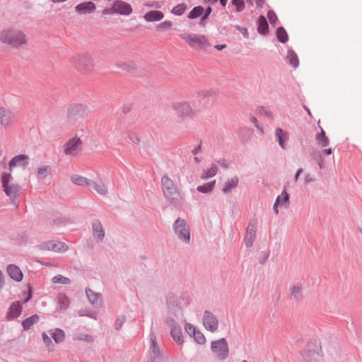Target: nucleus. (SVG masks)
<instances>
[{
  "instance_id": "f257e3e1",
  "label": "nucleus",
  "mask_w": 362,
  "mask_h": 362,
  "mask_svg": "<svg viewBox=\"0 0 362 362\" xmlns=\"http://www.w3.org/2000/svg\"><path fill=\"white\" fill-rule=\"evenodd\" d=\"M0 41L13 48H19L28 44V38L21 30L5 28L0 31Z\"/></svg>"
},
{
  "instance_id": "f03ea898",
  "label": "nucleus",
  "mask_w": 362,
  "mask_h": 362,
  "mask_svg": "<svg viewBox=\"0 0 362 362\" xmlns=\"http://www.w3.org/2000/svg\"><path fill=\"white\" fill-rule=\"evenodd\" d=\"M301 356L305 362H322V350L320 339L309 340L302 351Z\"/></svg>"
},
{
  "instance_id": "7ed1b4c3",
  "label": "nucleus",
  "mask_w": 362,
  "mask_h": 362,
  "mask_svg": "<svg viewBox=\"0 0 362 362\" xmlns=\"http://www.w3.org/2000/svg\"><path fill=\"white\" fill-rule=\"evenodd\" d=\"M72 66L81 74H89L95 68L94 59L89 53H82L73 56L71 59Z\"/></svg>"
},
{
  "instance_id": "20e7f679",
  "label": "nucleus",
  "mask_w": 362,
  "mask_h": 362,
  "mask_svg": "<svg viewBox=\"0 0 362 362\" xmlns=\"http://www.w3.org/2000/svg\"><path fill=\"white\" fill-rule=\"evenodd\" d=\"M177 122L184 123L187 119H193L196 115V111L187 102H177L173 105Z\"/></svg>"
},
{
  "instance_id": "39448f33",
  "label": "nucleus",
  "mask_w": 362,
  "mask_h": 362,
  "mask_svg": "<svg viewBox=\"0 0 362 362\" xmlns=\"http://www.w3.org/2000/svg\"><path fill=\"white\" fill-rule=\"evenodd\" d=\"M1 180L4 192L13 201L19 195L21 191L20 186L14 182L11 173H2Z\"/></svg>"
},
{
  "instance_id": "423d86ee",
  "label": "nucleus",
  "mask_w": 362,
  "mask_h": 362,
  "mask_svg": "<svg viewBox=\"0 0 362 362\" xmlns=\"http://www.w3.org/2000/svg\"><path fill=\"white\" fill-rule=\"evenodd\" d=\"M161 185L164 195L173 203L181 199L174 182L170 177L163 176L161 179Z\"/></svg>"
},
{
  "instance_id": "0eeeda50",
  "label": "nucleus",
  "mask_w": 362,
  "mask_h": 362,
  "mask_svg": "<svg viewBox=\"0 0 362 362\" xmlns=\"http://www.w3.org/2000/svg\"><path fill=\"white\" fill-rule=\"evenodd\" d=\"M82 147V139L77 136H74L65 142L63 146V152L67 156L75 157L80 153Z\"/></svg>"
},
{
  "instance_id": "6e6552de",
  "label": "nucleus",
  "mask_w": 362,
  "mask_h": 362,
  "mask_svg": "<svg viewBox=\"0 0 362 362\" xmlns=\"http://www.w3.org/2000/svg\"><path fill=\"white\" fill-rule=\"evenodd\" d=\"M16 122V114L11 109L0 106V126L4 129H8Z\"/></svg>"
},
{
  "instance_id": "1a4fd4ad",
  "label": "nucleus",
  "mask_w": 362,
  "mask_h": 362,
  "mask_svg": "<svg viewBox=\"0 0 362 362\" xmlns=\"http://www.w3.org/2000/svg\"><path fill=\"white\" fill-rule=\"evenodd\" d=\"M173 229L180 239L187 243L189 241L190 229L185 219L177 218L173 225Z\"/></svg>"
},
{
  "instance_id": "9d476101",
  "label": "nucleus",
  "mask_w": 362,
  "mask_h": 362,
  "mask_svg": "<svg viewBox=\"0 0 362 362\" xmlns=\"http://www.w3.org/2000/svg\"><path fill=\"white\" fill-rule=\"evenodd\" d=\"M211 348L213 353L219 359L223 360L227 358L228 355V346L224 338L212 341Z\"/></svg>"
},
{
  "instance_id": "9b49d317",
  "label": "nucleus",
  "mask_w": 362,
  "mask_h": 362,
  "mask_svg": "<svg viewBox=\"0 0 362 362\" xmlns=\"http://www.w3.org/2000/svg\"><path fill=\"white\" fill-rule=\"evenodd\" d=\"M182 38L191 47H204L208 45L207 39L204 35L186 34Z\"/></svg>"
},
{
  "instance_id": "f8f14e48",
  "label": "nucleus",
  "mask_w": 362,
  "mask_h": 362,
  "mask_svg": "<svg viewBox=\"0 0 362 362\" xmlns=\"http://www.w3.org/2000/svg\"><path fill=\"white\" fill-rule=\"evenodd\" d=\"M40 249L42 250L52 251L55 252H64L68 250V246L60 241H48L40 246Z\"/></svg>"
},
{
  "instance_id": "ddd939ff",
  "label": "nucleus",
  "mask_w": 362,
  "mask_h": 362,
  "mask_svg": "<svg viewBox=\"0 0 362 362\" xmlns=\"http://www.w3.org/2000/svg\"><path fill=\"white\" fill-rule=\"evenodd\" d=\"M203 325L207 330L214 332L218 329V321L214 315L206 311L203 317Z\"/></svg>"
},
{
  "instance_id": "4468645a",
  "label": "nucleus",
  "mask_w": 362,
  "mask_h": 362,
  "mask_svg": "<svg viewBox=\"0 0 362 362\" xmlns=\"http://www.w3.org/2000/svg\"><path fill=\"white\" fill-rule=\"evenodd\" d=\"M315 141L318 146L325 148L323 150L324 154L330 155L332 153L331 148H327L329 144V140L322 128L321 132L315 135Z\"/></svg>"
},
{
  "instance_id": "2eb2a0df",
  "label": "nucleus",
  "mask_w": 362,
  "mask_h": 362,
  "mask_svg": "<svg viewBox=\"0 0 362 362\" xmlns=\"http://www.w3.org/2000/svg\"><path fill=\"white\" fill-rule=\"evenodd\" d=\"M28 156L24 154L18 155L13 157L9 162V170L13 171L16 167H20L25 169L28 164Z\"/></svg>"
},
{
  "instance_id": "dca6fc26",
  "label": "nucleus",
  "mask_w": 362,
  "mask_h": 362,
  "mask_svg": "<svg viewBox=\"0 0 362 362\" xmlns=\"http://www.w3.org/2000/svg\"><path fill=\"white\" fill-rule=\"evenodd\" d=\"M112 9L115 13L121 15H129L132 12L131 6L122 1H116L112 6Z\"/></svg>"
},
{
  "instance_id": "f3484780",
  "label": "nucleus",
  "mask_w": 362,
  "mask_h": 362,
  "mask_svg": "<svg viewBox=\"0 0 362 362\" xmlns=\"http://www.w3.org/2000/svg\"><path fill=\"white\" fill-rule=\"evenodd\" d=\"M168 325L171 327V336L173 340L178 344H181L183 342L182 331L180 327L175 325V322L170 319L168 320Z\"/></svg>"
},
{
  "instance_id": "a211bd4d",
  "label": "nucleus",
  "mask_w": 362,
  "mask_h": 362,
  "mask_svg": "<svg viewBox=\"0 0 362 362\" xmlns=\"http://www.w3.org/2000/svg\"><path fill=\"white\" fill-rule=\"evenodd\" d=\"M6 272L13 281L20 282L22 281L23 274L21 269L15 264H9L6 268Z\"/></svg>"
},
{
  "instance_id": "6ab92c4d",
  "label": "nucleus",
  "mask_w": 362,
  "mask_h": 362,
  "mask_svg": "<svg viewBox=\"0 0 362 362\" xmlns=\"http://www.w3.org/2000/svg\"><path fill=\"white\" fill-rule=\"evenodd\" d=\"M151 342V354L153 357L154 362H163L162 358L160 357V349L156 342V337L154 334H151L150 336Z\"/></svg>"
},
{
  "instance_id": "aec40b11",
  "label": "nucleus",
  "mask_w": 362,
  "mask_h": 362,
  "mask_svg": "<svg viewBox=\"0 0 362 362\" xmlns=\"http://www.w3.org/2000/svg\"><path fill=\"white\" fill-rule=\"evenodd\" d=\"M288 200H289V195L287 193V192L286 191V189H284L282 192L281 194L276 198V202L274 204L273 209L276 214H278V213H279V211H278L279 206H285V207L288 206V204H289Z\"/></svg>"
},
{
  "instance_id": "412c9836",
  "label": "nucleus",
  "mask_w": 362,
  "mask_h": 362,
  "mask_svg": "<svg viewBox=\"0 0 362 362\" xmlns=\"http://www.w3.org/2000/svg\"><path fill=\"white\" fill-rule=\"evenodd\" d=\"M22 305L19 301L13 302L9 307L6 317L8 320L17 318L21 313Z\"/></svg>"
},
{
  "instance_id": "4be33fe9",
  "label": "nucleus",
  "mask_w": 362,
  "mask_h": 362,
  "mask_svg": "<svg viewBox=\"0 0 362 362\" xmlns=\"http://www.w3.org/2000/svg\"><path fill=\"white\" fill-rule=\"evenodd\" d=\"M86 113V107L80 104L74 105L68 109V115L70 117H82Z\"/></svg>"
},
{
  "instance_id": "5701e85b",
  "label": "nucleus",
  "mask_w": 362,
  "mask_h": 362,
  "mask_svg": "<svg viewBox=\"0 0 362 362\" xmlns=\"http://www.w3.org/2000/svg\"><path fill=\"white\" fill-rule=\"evenodd\" d=\"M290 297L295 300H300L303 298V287L300 284H295L289 288Z\"/></svg>"
},
{
  "instance_id": "b1692460",
  "label": "nucleus",
  "mask_w": 362,
  "mask_h": 362,
  "mask_svg": "<svg viewBox=\"0 0 362 362\" xmlns=\"http://www.w3.org/2000/svg\"><path fill=\"white\" fill-rule=\"evenodd\" d=\"M256 224L250 223L247 228V233L245 236V245L247 247L252 245L253 242L256 237Z\"/></svg>"
},
{
  "instance_id": "393cba45",
  "label": "nucleus",
  "mask_w": 362,
  "mask_h": 362,
  "mask_svg": "<svg viewBox=\"0 0 362 362\" xmlns=\"http://www.w3.org/2000/svg\"><path fill=\"white\" fill-rule=\"evenodd\" d=\"M95 9V5L91 1L83 2L78 4L75 10L78 13L83 14L91 13Z\"/></svg>"
},
{
  "instance_id": "a878e982",
  "label": "nucleus",
  "mask_w": 362,
  "mask_h": 362,
  "mask_svg": "<svg viewBox=\"0 0 362 362\" xmlns=\"http://www.w3.org/2000/svg\"><path fill=\"white\" fill-rule=\"evenodd\" d=\"M71 180L74 185L86 187H90L93 184L92 180L78 175H73L71 177Z\"/></svg>"
},
{
  "instance_id": "bb28decb",
  "label": "nucleus",
  "mask_w": 362,
  "mask_h": 362,
  "mask_svg": "<svg viewBox=\"0 0 362 362\" xmlns=\"http://www.w3.org/2000/svg\"><path fill=\"white\" fill-rule=\"evenodd\" d=\"M164 17V14L159 11H151L147 12L144 18L148 22L159 21Z\"/></svg>"
},
{
  "instance_id": "cd10ccee",
  "label": "nucleus",
  "mask_w": 362,
  "mask_h": 362,
  "mask_svg": "<svg viewBox=\"0 0 362 362\" xmlns=\"http://www.w3.org/2000/svg\"><path fill=\"white\" fill-rule=\"evenodd\" d=\"M275 135L277 138L279 146L284 149L286 148L285 142L288 139V134L287 132H284L281 129L277 128L275 131Z\"/></svg>"
},
{
  "instance_id": "c85d7f7f",
  "label": "nucleus",
  "mask_w": 362,
  "mask_h": 362,
  "mask_svg": "<svg viewBox=\"0 0 362 362\" xmlns=\"http://www.w3.org/2000/svg\"><path fill=\"white\" fill-rule=\"evenodd\" d=\"M238 182L239 180L237 176H234L228 179L226 182H224L223 185V192L224 193L230 192L233 189L238 186Z\"/></svg>"
},
{
  "instance_id": "c756f323",
  "label": "nucleus",
  "mask_w": 362,
  "mask_h": 362,
  "mask_svg": "<svg viewBox=\"0 0 362 362\" xmlns=\"http://www.w3.org/2000/svg\"><path fill=\"white\" fill-rule=\"evenodd\" d=\"M86 296H87L90 303L92 305H95V306H98V305H101V302H102L101 296L98 293H94L90 289H87L86 291Z\"/></svg>"
},
{
  "instance_id": "7c9ffc66",
  "label": "nucleus",
  "mask_w": 362,
  "mask_h": 362,
  "mask_svg": "<svg viewBox=\"0 0 362 362\" xmlns=\"http://www.w3.org/2000/svg\"><path fill=\"white\" fill-rule=\"evenodd\" d=\"M90 187L100 195H105L108 192L107 186L100 180H93V184Z\"/></svg>"
},
{
  "instance_id": "2f4dec72",
  "label": "nucleus",
  "mask_w": 362,
  "mask_h": 362,
  "mask_svg": "<svg viewBox=\"0 0 362 362\" xmlns=\"http://www.w3.org/2000/svg\"><path fill=\"white\" fill-rule=\"evenodd\" d=\"M49 334L56 343H61L64 340L65 333L62 329H54L49 331Z\"/></svg>"
},
{
  "instance_id": "473e14b6",
  "label": "nucleus",
  "mask_w": 362,
  "mask_h": 362,
  "mask_svg": "<svg viewBox=\"0 0 362 362\" xmlns=\"http://www.w3.org/2000/svg\"><path fill=\"white\" fill-rule=\"evenodd\" d=\"M93 235L95 238H98L99 240H101L104 237V230L103 229L101 223L98 221H95L93 223Z\"/></svg>"
},
{
  "instance_id": "72a5a7b5",
  "label": "nucleus",
  "mask_w": 362,
  "mask_h": 362,
  "mask_svg": "<svg viewBox=\"0 0 362 362\" xmlns=\"http://www.w3.org/2000/svg\"><path fill=\"white\" fill-rule=\"evenodd\" d=\"M39 320V316L37 315H33L30 317L26 318L22 322V326L25 329H30L32 325L35 324Z\"/></svg>"
},
{
  "instance_id": "f704fd0d",
  "label": "nucleus",
  "mask_w": 362,
  "mask_h": 362,
  "mask_svg": "<svg viewBox=\"0 0 362 362\" xmlns=\"http://www.w3.org/2000/svg\"><path fill=\"white\" fill-rule=\"evenodd\" d=\"M217 173V167L216 165H211V166L207 170H204L202 174L201 178L203 180H206L208 178L212 177L216 175Z\"/></svg>"
},
{
  "instance_id": "c9c22d12",
  "label": "nucleus",
  "mask_w": 362,
  "mask_h": 362,
  "mask_svg": "<svg viewBox=\"0 0 362 362\" xmlns=\"http://www.w3.org/2000/svg\"><path fill=\"white\" fill-rule=\"evenodd\" d=\"M51 171V168L49 165L41 166L37 169V175L38 179L45 178Z\"/></svg>"
},
{
  "instance_id": "e433bc0d",
  "label": "nucleus",
  "mask_w": 362,
  "mask_h": 362,
  "mask_svg": "<svg viewBox=\"0 0 362 362\" xmlns=\"http://www.w3.org/2000/svg\"><path fill=\"white\" fill-rule=\"evenodd\" d=\"M268 30V23L264 16H260L258 23V31L261 34H266Z\"/></svg>"
},
{
  "instance_id": "4c0bfd02",
  "label": "nucleus",
  "mask_w": 362,
  "mask_h": 362,
  "mask_svg": "<svg viewBox=\"0 0 362 362\" xmlns=\"http://www.w3.org/2000/svg\"><path fill=\"white\" fill-rule=\"evenodd\" d=\"M58 303L59 305L60 310H65L69 305V298L64 294H59L57 297Z\"/></svg>"
},
{
  "instance_id": "58836bf2",
  "label": "nucleus",
  "mask_w": 362,
  "mask_h": 362,
  "mask_svg": "<svg viewBox=\"0 0 362 362\" xmlns=\"http://www.w3.org/2000/svg\"><path fill=\"white\" fill-rule=\"evenodd\" d=\"M215 183H216V181L214 180L211 182H209V183H206L202 186H199L197 187V190L199 192H202V193H207V192H211L214 185H215Z\"/></svg>"
},
{
  "instance_id": "ea45409f",
  "label": "nucleus",
  "mask_w": 362,
  "mask_h": 362,
  "mask_svg": "<svg viewBox=\"0 0 362 362\" xmlns=\"http://www.w3.org/2000/svg\"><path fill=\"white\" fill-rule=\"evenodd\" d=\"M204 11V8L202 6H197L194 7L188 14V18L190 19L196 18L200 16Z\"/></svg>"
},
{
  "instance_id": "a19ab883",
  "label": "nucleus",
  "mask_w": 362,
  "mask_h": 362,
  "mask_svg": "<svg viewBox=\"0 0 362 362\" xmlns=\"http://www.w3.org/2000/svg\"><path fill=\"white\" fill-rule=\"evenodd\" d=\"M186 5L182 3L174 6L171 11V13L176 16H181L184 13L186 10Z\"/></svg>"
},
{
  "instance_id": "79ce46f5",
  "label": "nucleus",
  "mask_w": 362,
  "mask_h": 362,
  "mask_svg": "<svg viewBox=\"0 0 362 362\" xmlns=\"http://www.w3.org/2000/svg\"><path fill=\"white\" fill-rule=\"evenodd\" d=\"M276 37L281 42H286L288 40L287 33L283 28H279L276 30Z\"/></svg>"
},
{
  "instance_id": "37998d69",
  "label": "nucleus",
  "mask_w": 362,
  "mask_h": 362,
  "mask_svg": "<svg viewBox=\"0 0 362 362\" xmlns=\"http://www.w3.org/2000/svg\"><path fill=\"white\" fill-rule=\"evenodd\" d=\"M287 59H288L290 64L294 66L297 67L298 66V59L295 52L293 51H289L287 54Z\"/></svg>"
},
{
  "instance_id": "c03bdc74",
  "label": "nucleus",
  "mask_w": 362,
  "mask_h": 362,
  "mask_svg": "<svg viewBox=\"0 0 362 362\" xmlns=\"http://www.w3.org/2000/svg\"><path fill=\"white\" fill-rule=\"evenodd\" d=\"M53 284H68L70 283L69 279L63 276L62 275H57L54 276L52 279Z\"/></svg>"
},
{
  "instance_id": "a18cd8bd",
  "label": "nucleus",
  "mask_w": 362,
  "mask_h": 362,
  "mask_svg": "<svg viewBox=\"0 0 362 362\" xmlns=\"http://www.w3.org/2000/svg\"><path fill=\"white\" fill-rule=\"evenodd\" d=\"M173 26V23L170 21H163L156 26V29L158 30L164 31L171 29Z\"/></svg>"
},
{
  "instance_id": "49530a36",
  "label": "nucleus",
  "mask_w": 362,
  "mask_h": 362,
  "mask_svg": "<svg viewBox=\"0 0 362 362\" xmlns=\"http://www.w3.org/2000/svg\"><path fill=\"white\" fill-rule=\"evenodd\" d=\"M193 337L195 341L199 344H204L206 342V338L204 335L199 331H197L196 333H194Z\"/></svg>"
},
{
  "instance_id": "de8ad7c7",
  "label": "nucleus",
  "mask_w": 362,
  "mask_h": 362,
  "mask_svg": "<svg viewBox=\"0 0 362 362\" xmlns=\"http://www.w3.org/2000/svg\"><path fill=\"white\" fill-rule=\"evenodd\" d=\"M128 138L134 144H139L141 141L139 135L136 133L132 132H129L128 133Z\"/></svg>"
},
{
  "instance_id": "09e8293b",
  "label": "nucleus",
  "mask_w": 362,
  "mask_h": 362,
  "mask_svg": "<svg viewBox=\"0 0 362 362\" xmlns=\"http://www.w3.org/2000/svg\"><path fill=\"white\" fill-rule=\"evenodd\" d=\"M232 4L235 6L237 12H240L245 8L244 0H232Z\"/></svg>"
},
{
  "instance_id": "8fccbe9b",
  "label": "nucleus",
  "mask_w": 362,
  "mask_h": 362,
  "mask_svg": "<svg viewBox=\"0 0 362 362\" xmlns=\"http://www.w3.org/2000/svg\"><path fill=\"white\" fill-rule=\"evenodd\" d=\"M267 17H268V19L272 25L276 24V23L278 20V18L274 11H269L267 13Z\"/></svg>"
},
{
  "instance_id": "3c124183",
  "label": "nucleus",
  "mask_w": 362,
  "mask_h": 362,
  "mask_svg": "<svg viewBox=\"0 0 362 362\" xmlns=\"http://www.w3.org/2000/svg\"><path fill=\"white\" fill-rule=\"evenodd\" d=\"M186 332L190 335H194V333H196L197 331L196 330L195 327L190 325V324H186L185 327Z\"/></svg>"
},
{
  "instance_id": "603ef678",
  "label": "nucleus",
  "mask_w": 362,
  "mask_h": 362,
  "mask_svg": "<svg viewBox=\"0 0 362 362\" xmlns=\"http://www.w3.org/2000/svg\"><path fill=\"white\" fill-rule=\"evenodd\" d=\"M42 339H43L44 342L46 344L47 346L49 348H51L52 346V341L49 339V336L45 333H43Z\"/></svg>"
},
{
  "instance_id": "864d4df0",
  "label": "nucleus",
  "mask_w": 362,
  "mask_h": 362,
  "mask_svg": "<svg viewBox=\"0 0 362 362\" xmlns=\"http://www.w3.org/2000/svg\"><path fill=\"white\" fill-rule=\"evenodd\" d=\"M313 157L314 159H315L317 161L320 168H323V160H322V158L320 156H318L315 152H314L313 153Z\"/></svg>"
},
{
  "instance_id": "5fc2aeb1",
  "label": "nucleus",
  "mask_w": 362,
  "mask_h": 362,
  "mask_svg": "<svg viewBox=\"0 0 362 362\" xmlns=\"http://www.w3.org/2000/svg\"><path fill=\"white\" fill-rule=\"evenodd\" d=\"M235 28L239 30L240 31V33L243 35V36L245 37H248V33H247V30L245 28H241L240 26L239 25H237L235 26Z\"/></svg>"
},
{
  "instance_id": "6e6d98bb",
  "label": "nucleus",
  "mask_w": 362,
  "mask_h": 362,
  "mask_svg": "<svg viewBox=\"0 0 362 362\" xmlns=\"http://www.w3.org/2000/svg\"><path fill=\"white\" fill-rule=\"evenodd\" d=\"M315 181V178L310 174H308L305 177V183L308 184Z\"/></svg>"
},
{
  "instance_id": "4d7b16f0",
  "label": "nucleus",
  "mask_w": 362,
  "mask_h": 362,
  "mask_svg": "<svg viewBox=\"0 0 362 362\" xmlns=\"http://www.w3.org/2000/svg\"><path fill=\"white\" fill-rule=\"evenodd\" d=\"M75 339H78V340H86V341H90L92 339H91V337L90 336H88V335H84L83 337H75Z\"/></svg>"
},
{
  "instance_id": "13d9d810",
  "label": "nucleus",
  "mask_w": 362,
  "mask_h": 362,
  "mask_svg": "<svg viewBox=\"0 0 362 362\" xmlns=\"http://www.w3.org/2000/svg\"><path fill=\"white\" fill-rule=\"evenodd\" d=\"M4 284V279L3 272L0 270V289L3 287Z\"/></svg>"
},
{
  "instance_id": "bf43d9fd",
  "label": "nucleus",
  "mask_w": 362,
  "mask_h": 362,
  "mask_svg": "<svg viewBox=\"0 0 362 362\" xmlns=\"http://www.w3.org/2000/svg\"><path fill=\"white\" fill-rule=\"evenodd\" d=\"M302 172H303V169L300 168V169L298 170V171L296 172V173L295 175V177H294L295 182H296L298 180V177Z\"/></svg>"
},
{
  "instance_id": "052dcab7",
  "label": "nucleus",
  "mask_w": 362,
  "mask_h": 362,
  "mask_svg": "<svg viewBox=\"0 0 362 362\" xmlns=\"http://www.w3.org/2000/svg\"><path fill=\"white\" fill-rule=\"evenodd\" d=\"M226 47V45H216L215 48L218 50H222Z\"/></svg>"
},
{
  "instance_id": "680f3d73",
  "label": "nucleus",
  "mask_w": 362,
  "mask_h": 362,
  "mask_svg": "<svg viewBox=\"0 0 362 362\" xmlns=\"http://www.w3.org/2000/svg\"><path fill=\"white\" fill-rule=\"evenodd\" d=\"M255 3L257 5V6H262V5L264 3V0H255Z\"/></svg>"
},
{
  "instance_id": "e2e57ef3",
  "label": "nucleus",
  "mask_w": 362,
  "mask_h": 362,
  "mask_svg": "<svg viewBox=\"0 0 362 362\" xmlns=\"http://www.w3.org/2000/svg\"><path fill=\"white\" fill-rule=\"evenodd\" d=\"M211 11V8L210 7H209L206 11V14L204 15L203 19H205L208 17V16L210 14Z\"/></svg>"
},
{
  "instance_id": "0e129e2a",
  "label": "nucleus",
  "mask_w": 362,
  "mask_h": 362,
  "mask_svg": "<svg viewBox=\"0 0 362 362\" xmlns=\"http://www.w3.org/2000/svg\"><path fill=\"white\" fill-rule=\"evenodd\" d=\"M31 298V292L29 291L27 298L25 299L24 303H27Z\"/></svg>"
},
{
  "instance_id": "69168bd1",
  "label": "nucleus",
  "mask_w": 362,
  "mask_h": 362,
  "mask_svg": "<svg viewBox=\"0 0 362 362\" xmlns=\"http://www.w3.org/2000/svg\"><path fill=\"white\" fill-rule=\"evenodd\" d=\"M79 315H80L81 316H85V315H87V316H91V315H90V314H89V313H84V312H83L82 310H80V311H79Z\"/></svg>"
},
{
  "instance_id": "338daca9",
  "label": "nucleus",
  "mask_w": 362,
  "mask_h": 362,
  "mask_svg": "<svg viewBox=\"0 0 362 362\" xmlns=\"http://www.w3.org/2000/svg\"><path fill=\"white\" fill-rule=\"evenodd\" d=\"M218 0H204L205 2L206 3H209V4H214L215 2H216Z\"/></svg>"
},
{
  "instance_id": "774afa93",
  "label": "nucleus",
  "mask_w": 362,
  "mask_h": 362,
  "mask_svg": "<svg viewBox=\"0 0 362 362\" xmlns=\"http://www.w3.org/2000/svg\"><path fill=\"white\" fill-rule=\"evenodd\" d=\"M228 0H220V2L222 6H225L227 4Z\"/></svg>"
}]
</instances>
